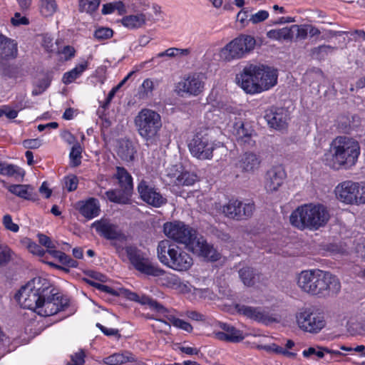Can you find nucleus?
I'll return each mask as SVG.
<instances>
[{"instance_id": "f257e3e1", "label": "nucleus", "mask_w": 365, "mask_h": 365, "mask_svg": "<svg viewBox=\"0 0 365 365\" xmlns=\"http://www.w3.org/2000/svg\"><path fill=\"white\" fill-rule=\"evenodd\" d=\"M16 297L22 307L42 317L53 315L68 305V300L55 292L47 279L41 277L29 281Z\"/></svg>"}, {"instance_id": "f03ea898", "label": "nucleus", "mask_w": 365, "mask_h": 365, "mask_svg": "<svg viewBox=\"0 0 365 365\" xmlns=\"http://www.w3.org/2000/svg\"><path fill=\"white\" fill-rule=\"evenodd\" d=\"M163 232L169 239L184 245L188 250L207 261L216 262L221 258V254L212 245L182 221L165 222Z\"/></svg>"}, {"instance_id": "7ed1b4c3", "label": "nucleus", "mask_w": 365, "mask_h": 365, "mask_svg": "<svg viewBox=\"0 0 365 365\" xmlns=\"http://www.w3.org/2000/svg\"><path fill=\"white\" fill-rule=\"evenodd\" d=\"M236 81L247 93H259L277 84V73L264 65L250 64L237 75Z\"/></svg>"}, {"instance_id": "20e7f679", "label": "nucleus", "mask_w": 365, "mask_h": 365, "mask_svg": "<svg viewBox=\"0 0 365 365\" xmlns=\"http://www.w3.org/2000/svg\"><path fill=\"white\" fill-rule=\"evenodd\" d=\"M330 219L327 207L320 203H306L297 207L290 215V223L300 230H317Z\"/></svg>"}, {"instance_id": "39448f33", "label": "nucleus", "mask_w": 365, "mask_h": 365, "mask_svg": "<svg viewBox=\"0 0 365 365\" xmlns=\"http://www.w3.org/2000/svg\"><path fill=\"white\" fill-rule=\"evenodd\" d=\"M361 153L359 143L354 138L339 136L330 145V158L328 165L334 170L350 168L356 165Z\"/></svg>"}, {"instance_id": "423d86ee", "label": "nucleus", "mask_w": 365, "mask_h": 365, "mask_svg": "<svg viewBox=\"0 0 365 365\" xmlns=\"http://www.w3.org/2000/svg\"><path fill=\"white\" fill-rule=\"evenodd\" d=\"M157 256L163 265L176 272H187L193 265V259L191 255L182 247L168 240H163L158 242Z\"/></svg>"}, {"instance_id": "0eeeda50", "label": "nucleus", "mask_w": 365, "mask_h": 365, "mask_svg": "<svg viewBox=\"0 0 365 365\" xmlns=\"http://www.w3.org/2000/svg\"><path fill=\"white\" fill-rule=\"evenodd\" d=\"M134 123L139 135L147 145L156 144L162 128L161 117L158 113L143 108L135 117Z\"/></svg>"}, {"instance_id": "6e6552de", "label": "nucleus", "mask_w": 365, "mask_h": 365, "mask_svg": "<svg viewBox=\"0 0 365 365\" xmlns=\"http://www.w3.org/2000/svg\"><path fill=\"white\" fill-rule=\"evenodd\" d=\"M113 245L118 255L123 259L128 257L130 263L139 272L152 276H158L163 273L162 269L152 264L145 255L135 247H123L116 242Z\"/></svg>"}, {"instance_id": "1a4fd4ad", "label": "nucleus", "mask_w": 365, "mask_h": 365, "mask_svg": "<svg viewBox=\"0 0 365 365\" xmlns=\"http://www.w3.org/2000/svg\"><path fill=\"white\" fill-rule=\"evenodd\" d=\"M255 44L252 36L240 35L222 48L219 55L222 61L231 62L245 57L255 48Z\"/></svg>"}, {"instance_id": "9d476101", "label": "nucleus", "mask_w": 365, "mask_h": 365, "mask_svg": "<svg viewBox=\"0 0 365 365\" xmlns=\"http://www.w3.org/2000/svg\"><path fill=\"white\" fill-rule=\"evenodd\" d=\"M336 199L345 205L365 204V182L346 180L335 187Z\"/></svg>"}, {"instance_id": "9b49d317", "label": "nucleus", "mask_w": 365, "mask_h": 365, "mask_svg": "<svg viewBox=\"0 0 365 365\" xmlns=\"http://www.w3.org/2000/svg\"><path fill=\"white\" fill-rule=\"evenodd\" d=\"M296 324L299 329L310 334H317L324 329V316L312 307H302L295 314Z\"/></svg>"}, {"instance_id": "f8f14e48", "label": "nucleus", "mask_w": 365, "mask_h": 365, "mask_svg": "<svg viewBox=\"0 0 365 365\" xmlns=\"http://www.w3.org/2000/svg\"><path fill=\"white\" fill-rule=\"evenodd\" d=\"M220 142L215 143L208 133H197L189 143L188 147L191 154L200 160H210L212 158V152L222 147Z\"/></svg>"}, {"instance_id": "ddd939ff", "label": "nucleus", "mask_w": 365, "mask_h": 365, "mask_svg": "<svg viewBox=\"0 0 365 365\" xmlns=\"http://www.w3.org/2000/svg\"><path fill=\"white\" fill-rule=\"evenodd\" d=\"M317 274L314 295L325 297L335 295L340 291L341 283L336 276L321 269H317Z\"/></svg>"}, {"instance_id": "4468645a", "label": "nucleus", "mask_w": 365, "mask_h": 365, "mask_svg": "<svg viewBox=\"0 0 365 365\" xmlns=\"http://www.w3.org/2000/svg\"><path fill=\"white\" fill-rule=\"evenodd\" d=\"M204 88L203 76L200 73H192L178 82L174 91L180 97L190 98L200 95Z\"/></svg>"}, {"instance_id": "2eb2a0df", "label": "nucleus", "mask_w": 365, "mask_h": 365, "mask_svg": "<svg viewBox=\"0 0 365 365\" xmlns=\"http://www.w3.org/2000/svg\"><path fill=\"white\" fill-rule=\"evenodd\" d=\"M165 182L176 186H190L197 180L194 173L185 170L181 165H174L166 169Z\"/></svg>"}, {"instance_id": "dca6fc26", "label": "nucleus", "mask_w": 365, "mask_h": 365, "mask_svg": "<svg viewBox=\"0 0 365 365\" xmlns=\"http://www.w3.org/2000/svg\"><path fill=\"white\" fill-rule=\"evenodd\" d=\"M121 24L129 30H137L154 23L153 14L147 9L134 10L120 19Z\"/></svg>"}, {"instance_id": "f3484780", "label": "nucleus", "mask_w": 365, "mask_h": 365, "mask_svg": "<svg viewBox=\"0 0 365 365\" xmlns=\"http://www.w3.org/2000/svg\"><path fill=\"white\" fill-rule=\"evenodd\" d=\"M286 176V172L282 166H275L269 170L264 180V187L267 192H277L283 185Z\"/></svg>"}, {"instance_id": "a211bd4d", "label": "nucleus", "mask_w": 365, "mask_h": 365, "mask_svg": "<svg viewBox=\"0 0 365 365\" xmlns=\"http://www.w3.org/2000/svg\"><path fill=\"white\" fill-rule=\"evenodd\" d=\"M91 227L95 228L96 232L108 240H118L124 241L125 235L121 232L117 225L112 223L107 219H101L95 221Z\"/></svg>"}, {"instance_id": "6ab92c4d", "label": "nucleus", "mask_w": 365, "mask_h": 365, "mask_svg": "<svg viewBox=\"0 0 365 365\" xmlns=\"http://www.w3.org/2000/svg\"><path fill=\"white\" fill-rule=\"evenodd\" d=\"M138 191L144 202L154 207H160L165 203V198L145 180H142L138 184Z\"/></svg>"}, {"instance_id": "aec40b11", "label": "nucleus", "mask_w": 365, "mask_h": 365, "mask_svg": "<svg viewBox=\"0 0 365 365\" xmlns=\"http://www.w3.org/2000/svg\"><path fill=\"white\" fill-rule=\"evenodd\" d=\"M241 201L237 199H231L227 204L222 206V212L228 218L242 220L251 217V207L247 205L244 207L243 212H240Z\"/></svg>"}, {"instance_id": "412c9836", "label": "nucleus", "mask_w": 365, "mask_h": 365, "mask_svg": "<svg viewBox=\"0 0 365 365\" xmlns=\"http://www.w3.org/2000/svg\"><path fill=\"white\" fill-rule=\"evenodd\" d=\"M235 307L239 314L255 321L265 324H268L276 321V319L269 316L267 312L260 308L252 307L243 304H237Z\"/></svg>"}, {"instance_id": "4be33fe9", "label": "nucleus", "mask_w": 365, "mask_h": 365, "mask_svg": "<svg viewBox=\"0 0 365 365\" xmlns=\"http://www.w3.org/2000/svg\"><path fill=\"white\" fill-rule=\"evenodd\" d=\"M260 164L261 160L257 155L246 152L240 156L236 166L243 173H254L259 169Z\"/></svg>"}, {"instance_id": "5701e85b", "label": "nucleus", "mask_w": 365, "mask_h": 365, "mask_svg": "<svg viewBox=\"0 0 365 365\" xmlns=\"http://www.w3.org/2000/svg\"><path fill=\"white\" fill-rule=\"evenodd\" d=\"M75 207L88 220H91L98 216L101 212L99 202L93 197L78 201L76 202Z\"/></svg>"}, {"instance_id": "b1692460", "label": "nucleus", "mask_w": 365, "mask_h": 365, "mask_svg": "<svg viewBox=\"0 0 365 365\" xmlns=\"http://www.w3.org/2000/svg\"><path fill=\"white\" fill-rule=\"evenodd\" d=\"M317 269L302 271L297 276V285L304 292L314 295Z\"/></svg>"}, {"instance_id": "393cba45", "label": "nucleus", "mask_w": 365, "mask_h": 365, "mask_svg": "<svg viewBox=\"0 0 365 365\" xmlns=\"http://www.w3.org/2000/svg\"><path fill=\"white\" fill-rule=\"evenodd\" d=\"M219 326L222 331L214 332V335L217 339L232 342H239L244 339L245 336L242 331L234 327L225 323H220Z\"/></svg>"}, {"instance_id": "a878e982", "label": "nucleus", "mask_w": 365, "mask_h": 365, "mask_svg": "<svg viewBox=\"0 0 365 365\" xmlns=\"http://www.w3.org/2000/svg\"><path fill=\"white\" fill-rule=\"evenodd\" d=\"M265 118L270 127L276 130H283L287 128L289 117L287 110L278 108L274 111L270 110L266 114Z\"/></svg>"}, {"instance_id": "bb28decb", "label": "nucleus", "mask_w": 365, "mask_h": 365, "mask_svg": "<svg viewBox=\"0 0 365 365\" xmlns=\"http://www.w3.org/2000/svg\"><path fill=\"white\" fill-rule=\"evenodd\" d=\"M17 43L0 32V62L17 56Z\"/></svg>"}, {"instance_id": "cd10ccee", "label": "nucleus", "mask_w": 365, "mask_h": 365, "mask_svg": "<svg viewBox=\"0 0 365 365\" xmlns=\"http://www.w3.org/2000/svg\"><path fill=\"white\" fill-rule=\"evenodd\" d=\"M123 293L125 297L131 301L138 302L142 305H148L150 309L158 312L164 313L167 312L165 307L145 294H138L128 289L124 290Z\"/></svg>"}, {"instance_id": "c85d7f7f", "label": "nucleus", "mask_w": 365, "mask_h": 365, "mask_svg": "<svg viewBox=\"0 0 365 365\" xmlns=\"http://www.w3.org/2000/svg\"><path fill=\"white\" fill-rule=\"evenodd\" d=\"M88 67V62L87 61H82L78 63L73 69L66 72L62 78V82L64 84H70L75 80L78 78L83 73L87 70Z\"/></svg>"}, {"instance_id": "c756f323", "label": "nucleus", "mask_w": 365, "mask_h": 365, "mask_svg": "<svg viewBox=\"0 0 365 365\" xmlns=\"http://www.w3.org/2000/svg\"><path fill=\"white\" fill-rule=\"evenodd\" d=\"M252 134L253 130L248 125H245L242 122H238L235 124V135L239 141L248 145H253Z\"/></svg>"}, {"instance_id": "7c9ffc66", "label": "nucleus", "mask_w": 365, "mask_h": 365, "mask_svg": "<svg viewBox=\"0 0 365 365\" xmlns=\"http://www.w3.org/2000/svg\"><path fill=\"white\" fill-rule=\"evenodd\" d=\"M135 150L133 143L128 140H121L119 141L118 148V155L123 160L131 161L134 159Z\"/></svg>"}, {"instance_id": "2f4dec72", "label": "nucleus", "mask_w": 365, "mask_h": 365, "mask_svg": "<svg viewBox=\"0 0 365 365\" xmlns=\"http://www.w3.org/2000/svg\"><path fill=\"white\" fill-rule=\"evenodd\" d=\"M115 177L118 180L119 185L123 190L126 191L133 190V178L124 168L117 167Z\"/></svg>"}, {"instance_id": "473e14b6", "label": "nucleus", "mask_w": 365, "mask_h": 365, "mask_svg": "<svg viewBox=\"0 0 365 365\" xmlns=\"http://www.w3.org/2000/svg\"><path fill=\"white\" fill-rule=\"evenodd\" d=\"M0 174L14 178L15 180H20L24 178L25 172L17 165L3 163L0 160Z\"/></svg>"}, {"instance_id": "72a5a7b5", "label": "nucleus", "mask_w": 365, "mask_h": 365, "mask_svg": "<svg viewBox=\"0 0 365 365\" xmlns=\"http://www.w3.org/2000/svg\"><path fill=\"white\" fill-rule=\"evenodd\" d=\"M11 193L26 199H32L34 188L29 185H12L8 188Z\"/></svg>"}, {"instance_id": "f704fd0d", "label": "nucleus", "mask_w": 365, "mask_h": 365, "mask_svg": "<svg viewBox=\"0 0 365 365\" xmlns=\"http://www.w3.org/2000/svg\"><path fill=\"white\" fill-rule=\"evenodd\" d=\"M133 359L129 352L115 353L103 359V362L108 365H120Z\"/></svg>"}, {"instance_id": "c9c22d12", "label": "nucleus", "mask_w": 365, "mask_h": 365, "mask_svg": "<svg viewBox=\"0 0 365 365\" xmlns=\"http://www.w3.org/2000/svg\"><path fill=\"white\" fill-rule=\"evenodd\" d=\"M130 191L109 190L106 192L108 199L118 204H128L130 202L129 193Z\"/></svg>"}, {"instance_id": "e433bc0d", "label": "nucleus", "mask_w": 365, "mask_h": 365, "mask_svg": "<svg viewBox=\"0 0 365 365\" xmlns=\"http://www.w3.org/2000/svg\"><path fill=\"white\" fill-rule=\"evenodd\" d=\"M289 26L271 29L267 32V37L273 41H289L290 39Z\"/></svg>"}, {"instance_id": "4c0bfd02", "label": "nucleus", "mask_w": 365, "mask_h": 365, "mask_svg": "<svg viewBox=\"0 0 365 365\" xmlns=\"http://www.w3.org/2000/svg\"><path fill=\"white\" fill-rule=\"evenodd\" d=\"M58 9L56 0H40L39 11L42 16L48 17L53 16Z\"/></svg>"}, {"instance_id": "58836bf2", "label": "nucleus", "mask_w": 365, "mask_h": 365, "mask_svg": "<svg viewBox=\"0 0 365 365\" xmlns=\"http://www.w3.org/2000/svg\"><path fill=\"white\" fill-rule=\"evenodd\" d=\"M239 276L245 286L251 287L256 282V274L250 267H246L240 269Z\"/></svg>"}, {"instance_id": "ea45409f", "label": "nucleus", "mask_w": 365, "mask_h": 365, "mask_svg": "<svg viewBox=\"0 0 365 365\" xmlns=\"http://www.w3.org/2000/svg\"><path fill=\"white\" fill-rule=\"evenodd\" d=\"M117 11L119 15L125 14L126 9L125 4L119 1L112 3H108L103 5L101 12L104 15L110 14Z\"/></svg>"}, {"instance_id": "a19ab883", "label": "nucleus", "mask_w": 365, "mask_h": 365, "mask_svg": "<svg viewBox=\"0 0 365 365\" xmlns=\"http://www.w3.org/2000/svg\"><path fill=\"white\" fill-rule=\"evenodd\" d=\"M101 0H78V10L92 14L98 9Z\"/></svg>"}, {"instance_id": "79ce46f5", "label": "nucleus", "mask_w": 365, "mask_h": 365, "mask_svg": "<svg viewBox=\"0 0 365 365\" xmlns=\"http://www.w3.org/2000/svg\"><path fill=\"white\" fill-rule=\"evenodd\" d=\"M155 86V82L150 78H146L143 81L140 87L138 95L140 98H147L152 95L153 91Z\"/></svg>"}, {"instance_id": "37998d69", "label": "nucleus", "mask_w": 365, "mask_h": 365, "mask_svg": "<svg viewBox=\"0 0 365 365\" xmlns=\"http://www.w3.org/2000/svg\"><path fill=\"white\" fill-rule=\"evenodd\" d=\"M290 39L296 38L297 39L304 40L308 35L307 25H292L289 26Z\"/></svg>"}, {"instance_id": "c03bdc74", "label": "nucleus", "mask_w": 365, "mask_h": 365, "mask_svg": "<svg viewBox=\"0 0 365 365\" xmlns=\"http://www.w3.org/2000/svg\"><path fill=\"white\" fill-rule=\"evenodd\" d=\"M158 277H162V284L168 287L175 289L180 279L175 274L171 273H166L163 269V273Z\"/></svg>"}, {"instance_id": "a18cd8bd", "label": "nucleus", "mask_w": 365, "mask_h": 365, "mask_svg": "<svg viewBox=\"0 0 365 365\" xmlns=\"http://www.w3.org/2000/svg\"><path fill=\"white\" fill-rule=\"evenodd\" d=\"M81 152H82V148H81V145H79V143H76V144H74L71 148V150L70 155H69L71 164L73 166L76 167L81 164Z\"/></svg>"}, {"instance_id": "49530a36", "label": "nucleus", "mask_w": 365, "mask_h": 365, "mask_svg": "<svg viewBox=\"0 0 365 365\" xmlns=\"http://www.w3.org/2000/svg\"><path fill=\"white\" fill-rule=\"evenodd\" d=\"M41 46L48 53H54L57 51V42L53 41V38L48 34L43 35L41 37Z\"/></svg>"}, {"instance_id": "de8ad7c7", "label": "nucleus", "mask_w": 365, "mask_h": 365, "mask_svg": "<svg viewBox=\"0 0 365 365\" xmlns=\"http://www.w3.org/2000/svg\"><path fill=\"white\" fill-rule=\"evenodd\" d=\"M335 48L329 45H322L314 48L312 51V54L314 58H324L329 53H331Z\"/></svg>"}, {"instance_id": "09e8293b", "label": "nucleus", "mask_w": 365, "mask_h": 365, "mask_svg": "<svg viewBox=\"0 0 365 365\" xmlns=\"http://www.w3.org/2000/svg\"><path fill=\"white\" fill-rule=\"evenodd\" d=\"M168 321L175 327L181 329L187 332H190L192 330V327L187 322L176 318L173 315L168 316Z\"/></svg>"}, {"instance_id": "8fccbe9b", "label": "nucleus", "mask_w": 365, "mask_h": 365, "mask_svg": "<svg viewBox=\"0 0 365 365\" xmlns=\"http://www.w3.org/2000/svg\"><path fill=\"white\" fill-rule=\"evenodd\" d=\"M22 243L26 247L31 253L38 256H43L44 255V250L41 248V247L32 242L30 239H24L22 240Z\"/></svg>"}, {"instance_id": "3c124183", "label": "nucleus", "mask_w": 365, "mask_h": 365, "mask_svg": "<svg viewBox=\"0 0 365 365\" xmlns=\"http://www.w3.org/2000/svg\"><path fill=\"white\" fill-rule=\"evenodd\" d=\"M324 347H309L307 349H304L302 351V355L304 357H309L312 355H316L319 359H322L324 356L325 351Z\"/></svg>"}, {"instance_id": "603ef678", "label": "nucleus", "mask_w": 365, "mask_h": 365, "mask_svg": "<svg viewBox=\"0 0 365 365\" xmlns=\"http://www.w3.org/2000/svg\"><path fill=\"white\" fill-rule=\"evenodd\" d=\"M2 223L4 227L11 232H17L19 230V225L13 222L10 215H5L3 217Z\"/></svg>"}, {"instance_id": "864d4df0", "label": "nucleus", "mask_w": 365, "mask_h": 365, "mask_svg": "<svg viewBox=\"0 0 365 365\" xmlns=\"http://www.w3.org/2000/svg\"><path fill=\"white\" fill-rule=\"evenodd\" d=\"M56 52L61 55V58L63 59L68 61L74 57L76 50L73 46H66L61 50H58V48H57Z\"/></svg>"}, {"instance_id": "5fc2aeb1", "label": "nucleus", "mask_w": 365, "mask_h": 365, "mask_svg": "<svg viewBox=\"0 0 365 365\" xmlns=\"http://www.w3.org/2000/svg\"><path fill=\"white\" fill-rule=\"evenodd\" d=\"M113 30L109 28H99L96 30L94 36L99 40H104L110 38L113 36Z\"/></svg>"}, {"instance_id": "6e6d98bb", "label": "nucleus", "mask_w": 365, "mask_h": 365, "mask_svg": "<svg viewBox=\"0 0 365 365\" xmlns=\"http://www.w3.org/2000/svg\"><path fill=\"white\" fill-rule=\"evenodd\" d=\"M65 187L68 191L76 190L78 184V178L76 175H71L64 178Z\"/></svg>"}, {"instance_id": "4d7b16f0", "label": "nucleus", "mask_w": 365, "mask_h": 365, "mask_svg": "<svg viewBox=\"0 0 365 365\" xmlns=\"http://www.w3.org/2000/svg\"><path fill=\"white\" fill-rule=\"evenodd\" d=\"M269 17V13L268 11L265 10H260L257 11V13L252 14L250 18V21H251L252 24H258L262 21H265Z\"/></svg>"}, {"instance_id": "13d9d810", "label": "nucleus", "mask_w": 365, "mask_h": 365, "mask_svg": "<svg viewBox=\"0 0 365 365\" xmlns=\"http://www.w3.org/2000/svg\"><path fill=\"white\" fill-rule=\"evenodd\" d=\"M193 294L195 298L199 299H212L213 293L209 289H197L193 288Z\"/></svg>"}, {"instance_id": "bf43d9fd", "label": "nucleus", "mask_w": 365, "mask_h": 365, "mask_svg": "<svg viewBox=\"0 0 365 365\" xmlns=\"http://www.w3.org/2000/svg\"><path fill=\"white\" fill-rule=\"evenodd\" d=\"M135 71H130L115 87L113 88L109 92L107 97V103H109L114 97L116 92L125 84V83L130 78Z\"/></svg>"}, {"instance_id": "052dcab7", "label": "nucleus", "mask_w": 365, "mask_h": 365, "mask_svg": "<svg viewBox=\"0 0 365 365\" xmlns=\"http://www.w3.org/2000/svg\"><path fill=\"white\" fill-rule=\"evenodd\" d=\"M86 354L83 350L80 349L71 355V365H82L85 361Z\"/></svg>"}, {"instance_id": "680f3d73", "label": "nucleus", "mask_w": 365, "mask_h": 365, "mask_svg": "<svg viewBox=\"0 0 365 365\" xmlns=\"http://www.w3.org/2000/svg\"><path fill=\"white\" fill-rule=\"evenodd\" d=\"M11 250L7 247L0 245V264L6 263L10 260Z\"/></svg>"}, {"instance_id": "e2e57ef3", "label": "nucleus", "mask_w": 365, "mask_h": 365, "mask_svg": "<svg viewBox=\"0 0 365 365\" xmlns=\"http://www.w3.org/2000/svg\"><path fill=\"white\" fill-rule=\"evenodd\" d=\"M11 21L14 26L27 25L29 23V19L22 16L19 13H16L14 16L11 18Z\"/></svg>"}, {"instance_id": "0e129e2a", "label": "nucleus", "mask_w": 365, "mask_h": 365, "mask_svg": "<svg viewBox=\"0 0 365 365\" xmlns=\"http://www.w3.org/2000/svg\"><path fill=\"white\" fill-rule=\"evenodd\" d=\"M41 144V140L38 138L28 139L23 142V145L28 149H36L39 148Z\"/></svg>"}, {"instance_id": "69168bd1", "label": "nucleus", "mask_w": 365, "mask_h": 365, "mask_svg": "<svg viewBox=\"0 0 365 365\" xmlns=\"http://www.w3.org/2000/svg\"><path fill=\"white\" fill-rule=\"evenodd\" d=\"M38 242L41 245H43L44 247H46V248L48 249H52V248H56V246L55 245L53 244V242L51 240V239L44 235H42V234H40L38 235Z\"/></svg>"}, {"instance_id": "338daca9", "label": "nucleus", "mask_w": 365, "mask_h": 365, "mask_svg": "<svg viewBox=\"0 0 365 365\" xmlns=\"http://www.w3.org/2000/svg\"><path fill=\"white\" fill-rule=\"evenodd\" d=\"M89 284L101 292L115 294V292L113 290V289L106 285L93 281H90Z\"/></svg>"}, {"instance_id": "774afa93", "label": "nucleus", "mask_w": 365, "mask_h": 365, "mask_svg": "<svg viewBox=\"0 0 365 365\" xmlns=\"http://www.w3.org/2000/svg\"><path fill=\"white\" fill-rule=\"evenodd\" d=\"M177 287H178L175 288V290H177L181 293L186 294V293H190L192 292H193L194 287H191L187 283H185V282H182L181 280L179 281Z\"/></svg>"}]
</instances>
